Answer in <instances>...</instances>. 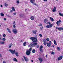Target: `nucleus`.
<instances>
[{"mask_svg": "<svg viewBox=\"0 0 63 63\" xmlns=\"http://www.w3.org/2000/svg\"><path fill=\"white\" fill-rule=\"evenodd\" d=\"M30 40H32L33 42H38V40H37V38L36 37H30Z\"/></svg>", "mask_w": 63, "mask_h": 63, "instance_id": "obj_1", "label": "nucleus"}, {"mask_svg": "<svg viewBox=\"0 0 63 63\" xmlns=\"http://www.w3.org/2000/svg\"><path fill=\"white\" fill-rule=\"evenodd\" d=\"M48 23L49 24V25H47L46 26V27L47 28H51V27H52V26H53V25L52 24H51L50 22H48Z\"/></svg>", "mask_w": 63, "mask_h": 63, "instance_id": "obj_2", "label": "nucleus"}, {"mask_svg": "<svg viewBox=\"0 0 63 63\" xmlns=\"http://www.w3.org/2000/svg\"><path fill=\"white\" fill-rule=\"evenodd\" d=\"M35 2V1L34 0H31L30 1V2L31 3H32L33 5H35V6H36L37 7H38V5L36 3L34 2Z\"/></svg>", "mask_w": 63, "mask_h": 63, "instance_id": "obj_3", "label": "nucleus"}, {"mask_svg": "<svg viewBox=\"0 0 63 63\" xmlns=\"http://www.w3.org/2000/svg\"><path fill=\"white\" fill-rule=\"evenodd\" d=\"M9 51L11 52V53H12L13 54H15V50H14L13 51V50H11L10 49L9 50Z\"/></svg>", "mask_w": 63, "mask_h": 63, "instance_id": "obj_4", "label": "nucleus"}, {"mask_svg": "<svg viewBox=\"0 0 63 63\" xmlns=\"http://www.w3.org/2000/svg\"><path fill=\"white\" fill-rule=\"evenodd\" d=\"M61 22V21L60 20H59L58 21H57L56 22V24H57L58 26H59V24L60 23V22Z\"/></svg>", "mask_w": 63, "mask_h": 63, "instance_id": "obj_5", "label": "nucleus"}, {"mask_svg": "<svg viewBox=\"0 0 63 63\" xmlns=\"http://www.w3.org/2000/svg\"><path fill=\"white\" fill-rule=\"evenodd\" d=\"M30 53H31V52L28 50L26 52V54L27 55H29L30 54Z\"/></svg>", "mask_w": 63, "mask_h": 63, "instance_id": "obj_6", "label": "nucleus"}, {"mask_svg": "<svg viewBox=\"0 0 63 63\" xmlns=\"http://www.w3.org/2000/svg\"><path fill=\"white\" fill-rule=\"evenodd\" d=\"M23 58H24L25 61H26V62H27V61H29V59H28L27 58L25 57V56H23Z\"/></svg>", "mask_w": 63, "mask_h": 63, "instance_id": "obj_7", "label": "nucleus"}, {"mask_svg": "<svg viewBox=\"0 0 63 63\" xmlns=\"http://www.w3.org/2000/svg\"><path fill=\"white\" fill-rule=\"evenodd\" d=\"M63 58V56H60L58 57V61L60 60H61V59H62Z\"/></svg>", "mask_w": 63, "mask_h": 63, "instance_id": "obj_8", "label": "nucleus"}, {"mask_svg": "<svg viewBox=\"0 0 63 63\" xmlns=\"http://www.w3.org/2000/svg\"><path fill=\"white\" fill-rule=\"evenodd\" d=\"M49 43H47V46H48V47H50V46H51V41H49Z\"/></svg>", "mask_w": 63, "mask_h": 63, "instance_id": "obj_9", "label": "nucleus"}, {"mask_svg": "<svg viewBox=\"0 0 63 63\" xmlns=\"http://www.w3.org/2000/svg\"><path fill=\"white\" fill-rule=\"evenodd\" d=\"M43 44L44 45H46V42H47V40L45 39H44L43 40Z\"/></svg>", "mask_w": 63, "mask_h": 63, "instance_id": "obj_10", "label": "nucleus"}, {"mask_svg": "<svg viewBox=\"0 0 63 63\" xmlns=\"http://www.w3.org/2000/svg\"><path fill=\"white\" fill-rule=\"evenodd\" d=\"M13 31L14 34H16V33H17V30H16V29H14L13 30Z\"/></svg>", "mask_w": 63, "mask_h": 63, "instance_id": "obj_11", "label": "nucleus"}, {"mask_svg": "<svg viewBox=\"0 0 63 63\" xmlns=\"http://www.w3.org/2000/svg\"><path fill=\"white\" fill-rule=\"evenodd\" d=\"M43 49V46L41 45L40 47V51H41V52H43V50H42V49Z\"/></svg>", "mask_w": 63, "mask_h": 63, "instance_id": "obj_12", "label": "nucleus"}, {"mask_svg": "<svg viewBox=\"0 0 63 63\" xmlns=\"http://www.w3.org/2000/svg\"><path fill=\"white\" fill-rule=\"evenodd\" d=\"M56 7H54L52 10V11L53 13H54L55 12H56Z\"/></svg>", "mask_w": 63, "mask_h": 63, "instance_id": "obj_13", "label": "nucleus"}, {"mask_svg": "<svg viewBox=\"0 0 63 63\" xmlns=\"http://www.w3.org/2000/svg\"><path fill=\"white\" fill-rule=\"evenodd\" d=\"M34 17L33 16H31L30 17V18L32 20H34Z\"/></svg>", "mask_w": 63, "mask_h": 63, "instance_id": "obj_14", "label": "nucleus"}, {"mask_svg": "<svg viewBox=\"0 0 63 63\" xmlns=\"http://www.w3.org/2000/svg\"><path fill=\"white\" fill-rule=\"evenodd\" d=\"M37 30H33L32 31V33L33 34H36L37 33Z\"/></svg>", "mask_w": 63, "mask_h": 63, "instance_id": "obj_15", "label": "nucleus"}, {"mask_svg": "<svg viewBox=\"0 0 63 63\" xmlns=\"http://www.w3.org/2000/svg\"><path fill=\"white\" fill-rule=\"evenodd\" d=\"M29 46L31 47H34V45H33V44L32 43L30 44Z\"/></svg>", "mask_w": 63, "mask_h": 63, "instance_id": "obj_16", "label": "nucleus"}, {"mask_svg": "<svg viewBox=\"0 0 63 63\" xmlns=\"http://www.w3.org/2000/svg\"><path fill=\"white\" fill-rule=\"evenodd\" d=\"M13 43L10 44L8 46L9 48H10L12 46H13Z\"/></svg>", "mask_w": 63, "mask_h": 63, "instance_id": "obj_17", "label": "nucleus"}, {"mask_svg": "<svg viewBox=\"0 0 63 63\" xmlns=\"http://www.w3.org/2000/svg\"><path fill=\"white\" fill-rule=\"evenodd\" d=\"M7 30L8 32L10 33V34H11V30L9 28H7Z\"/></svg>", "mask_w": 63, "mask_h": 63, "instance_id": "obj_18", "label": "nucleus"}, {"mask_svg": "<svg viewBox=\"0 0 63 63\" xmlns=\"http://www.w3.org/2000/svg\"><path fill=\"white\" fill-rule=\"evenodd\" d=\"M15 55L16 56H18V52H16L15 53Z\"/></svg>", "mask_w": 63, "mask_h": 63, "instance_id": "obj_19", "label": "nucleus"}, {"mask_svg": "<svg viewBox=\"0 0 63 63\" xmlns=\"http://www.w3.org/2000/svg\"><path fill=\"white\" fill-rule=\"evenodd\" d=\"M38 59L39 61H41V62H42V61H43V60L41 58H39Z\"/></svg>", "mask_w": 63, "mask_h": 63, "instance_id": "obj_20", "label": "nucleus"}, {"mask_svg": "<svg viewBox=\"0 0 63 63\" xmlns=\"http://www.w3.org/2000/svg\"><path fill=\"white\" fill-rule=\"evenodd\" d=\"M13 61H16V62H18L16 58H14L13 59Z\"/></svg>", "mask_w": 63, "mask_h": 63, "instance_id": "obj_21", "label": "nucleus"}, {"mask_svg": "<svg viewBox=\"0 0 63 63\" xmlns=\"http://www.w3.org/2000/svg\"><path fill=\"white\" fill-rule=\"evenodd\" d=\"M37 44H38V43L37 42H36L35 43H33V45L34 46H35L36 45H37Z\"/></svg>", "mask_w": 63, "mask_h": 63, "instance_id": "obj_22", "label": "nucleus"}, {"mask_svg": "<svg viewBox=\"0 0 63 63\" xmlns=\"http://www.w3.org/2000/svg\"><path fill=\"white\" fill-rule=\"evenodd\" d=\"M50 19L52 21H54V19H53V18L51 17H50Z\"/></svg>", "mask_w": 63, "mask_h": 63, "instance_id": "obj_23", "label": "nucleus"}, {"mask_svg": "<svg viewBox=\"0 0 63 63\" xmlns=\"http://www.w3.org/2000/svg\"><path fill=\"white\" fill-rule=\"evenodd\" d=\"M36 52V50L35 49H33L32 50V53H35Z\"/></svg>", "mask_w": 63, "mask_h": 63, "instance_id": "obj_24", "label": "nucleus"}, {"mask_svg": "<svg viewBox=\"0 0 63 63\" xmlns=\"http://www.w3.org/2000/svg\"><path fill=\"white\" fill-rule=\"evenodd\" d=\"M54 43L55 45H57V43H56V41H55V40H54Z\"/></svg>", "mask_w": 63, "mask_h": 63, "instance_id": "obj_25", "label": "nucleus"}, {"mask_svg": "<svg viewBox=\"0 0 63 63\" xmlns=\"http://www.w3.org/2000/svg\"><path fill=\"white\" fill-rule=\"evenodd\" d=\"M57 48L58 51H60V48L59 47H57Z\"/></svg>", "mask_w": 63, "mask_h": 63, "instance_id": "obj_26", "label": "nucleus"}, {"mask_svg": "<svg viewBox=\"0 0 63 63\" xmlns=\"http://www.w3.org/2000/svg\"><path fill=\"white\" fill-rule=\"evenodd\" d=\"M16 23L15 21H14L13 22V25H16Z\"/></svg>", "mask_w": 63, "mask_h": 63, "instance_id": "obj_27", "label": "nucleus"}, {"mask_svg": "<svg viewBox=\"0 0 63 63\" xmlns=\"http://www.w3.org/2000/svg\"><path fill=\"white\" fill-rule=\"evenodd\" d=\"M26 42H25L23 43V45L24 46H26Z\"/></svg>", "mask_w": 63, "mask_h": 63, "instance_id": "obj_28", "label": "nucleus"}, {"mask_svg": "<svg viewBox=\"0 0 63 63\" xmlns=\"http://www.w3.org/2000/svg\"><path fill=\"white\" fill-rule=\"evenodd\" d=\"M6 3H5V6L6 7H8V4H6Z\"/></svg>", "mask_w": 63, "mask_h": 63, "instance_id": "obj_29", "label": "nucleus"}, {"mask_svg": "<svg viewBox=\"0 0 63 63\" xmlns=\"http://www.w3.org/2000/svg\"><path fill=\"white\" fill-rule=\"evenodd\" d=\"M12 9L13 11H15V9L14 7H13L12 8Z\"/></svg>", "mask_w": 63, "mask_h": 63, "instance_id": "obj_30", "label": "nucleus"}, {"mask_svg": "<svg viewBox=\"0 0 63 63\" xmlns=\"http://www.w3.org/2000/svg\"><path fill=\"white\" fill-rule=\"evenodd\" d=\"M0 15H1V16H4V14H3V13H1L0 14Z\"/></svg>", "mask_w": 63, "mask_h": 63, "instance_id": "obj_31", "label": "nucleus"}, {"mask_svg": "<svg viewBox=\"0 0 63 63\" xmlns=\"http://www.w3.org/2000/svg\"><path fill=\"white\" fill-rule=\"evenodd\" d=\"M59 14L60 16H63V14H62L61 13H59Z\"/></svg>", "mask_w": 63, "mask_h": 63, "instance_id": "obj_32", "label": "nucleus"}, {"mask_svg": "<svg viewBox=\"0 0 63 63\" xmlns=\"http://www.w3.org/2000/svg\"><path fill=\"white\" fill-rule=\"evenodd\" d=\"M32 48H30L29 50H28V51H29L30 52V51H32Z\"/></svg>", "mask_w": 63, "mask_h": 63, "instance_id": "obj_33", "label": "nucleus"}, {"mask_svg": "<svg viewBox=\"0 0 63 63\" xmlns=\"http://www.w3.org/2000/svg\"><path fill=\"white\" fill-rule=\"evenodd\" d=\"M54 54H55V53H54V52H53V51L51 53V54L54 55Z\"/></svg>", "mask_w": 63, "mask_h": 63, "instance_id": "obj_34", "label": "nucleus"}, {"mask_svg": "<svg viewBox=\"0 0 63 63\" xmlns=\"http://www.w3.org/2000/svg\"><path fill=\"white\" fill-rule=\"evenodd\" d=\"M46 40L47 41H49V39L48 38H47L46 39Z\"/></svg>", "mask_w": 63, "mask_h": 63, "instance_id": "obj_35", "label": "nucleus"}, {"mask_svg": "<svg viewBox=\"0 0 63 63\" xmlns=\"http://www.w3.org/2000/svg\"><path fill=\"white\" fill-rule=\"evenodd\" d=\"M39 36L40 37H42V35L41 34H39Z\"/></svg>", "mask_w": 63, "mask_h": 63, "instance_id": "obj_36", "label": "nucleus"}, {"mask_svg": "<svg viewBox=\"0 0 63 63\" xmlns=\"http://www.w3.org/2000/svg\"><path fill=\"white\" fill-rule=\"evenodd\" d=\"M47 20L46 19H45L44 20V22H45V23H46V21H47Z\"/></svg>", "mask_w": 63, "mask_h": 63, "instance_id": "obj_37", "label": "nucleus"}, {"mask_svg": "<svg viewBox=\"0 0 63 63\" xmlns=\"http://www.w3.org/2000/svg\"><path fill=\"white\" fill-rule=\"evenodd\" d=\"M2 40L3 41H5L6 40V39H5V38H3L2 39Z\"/></svg>", "mask_w": 63, "mask_h": 63, "instance_id": "obj_38", "label": "nucleus"}, {"mask_svg": "<svg viewBox=\"0 0 63 63\" xmlns=\"http://www.w3.org/2000/svg\"><path fill=\"white\" fill-rule=\"evenodd\" d=\"M4 43H5V42H1V44H4Z\"/></svg>", "mask_w": 63, "mask_h": 63, "instance_id": "obj_39", "label": "nucleus"}, {"mask_svg": "<svg viewBox=\"0 0 63 63\" xmlns=\"http://www.w3.org/2000/svg\"><path fill=\"white\" fill-rule=\"evenodd\" d=\"M6 34H3V36L4 37V38H5V37H6Z\"/></svg>", "mask_w": 63, "mask_h": 63, "instance_id": "obj_40", "label": "nucleus"}, {"mask_svg": "<svg viewBox=\"0 0 63 63\" xmlns=\"http://www.w3.org/2000/svg\"><path fill=\"white\" fill-rule=\"evenodd\" d=\"M13 15H16V12L14 13Z\"/></svg>", "mask_w": 63, "mask_h": 63, "instance_id": "obj_41", "label": "nucleus"}, {"mask_svg": "<svg viewBox=\"0 0 63 63\" xmlns=\"http://www.w3.org/2000/svg\"><path fill=\"white\" fill-rule=\"evenodd\" d=\"M13 27L14 28H16V25H13Z\"/></svg>", "mask_w": 63, "mask_h": 63, "instance_id": "obj_42", "label": "nucleus"}, {"mask_svg": "<svg viewBox=\"0 0 63 63\" xmlns=\"http://www.w3.org/2000/svg\"><path fill=\"white\" fill-rule=\"evenodd\" d=\"M37 48H38V47H39V45H37Z\"/></svg>", "mask_w": 63, "mask_h": 63, "instance_id": "obj_43", "label": "nucleus"}, {"mask_svg": "<svg viewBox=\"0 0 63 63\" xmlns=\"http://www.w3.org/2000/svg\"><path fill=\"white\" fill-rule=\"evenodd\" d=\"M13 11L12 10H11L10 11V13H12V12H13Z\"/></svg>", "mask_w": 63, "mask_h": 63, "instance_id": "obj_44", "label": "nucleus"}, {"mask_svg": "<svg viewBox=\"0 0 63 63\" xmlns=\"http://www.w3.org/2000/svg\"><path fill=\"white\" fill-rule=\"evenodd\" d=\"M19 0H17V4H18V3H19Z\"/></svg>", "mask_w": 63, "mask_h": 63, "instance_id": "obj_45", "label": "nucleus"}, {"mask_svg": "<svg viewBox=\"0 0 63 63\" xmlns=\"http://www.w3.org/2000/svg\"><path fill=\"white\" fill-rule=\"evenodd\" d=\"M44 2H46V1H47V0H43Z\"/></svg>", "mask_w": 63, "mask_h": 63, "instance_id": "obj_46", "label": "nucleus"}, {"mask_svg": "<svg viewBox=\"0 0 63 63\" xmlns=\"http://www.w3.org/2000/svg\"><path fill=\"white\" fill-rule=\"evenodd\" d=\"M22 61H24V59H23V58H22Z\"/></svg>", "mask_w": 63, "mask_h": 63, "instance_id": "obj_47", "label": "nucleus"}, {"mask_svg": "<svg viewBox=\"0 0 63 63\" xmlns=\"http://www.w3.org/2000/svg\"><path fill=\"white\" fill-rule=\"evenodd\" d=\"M39 26H42V24H41L40 25H39Z\"/></svg>", "mask_w": 63, "mask_h": 63, "instance_id": "obj_48", "label": "nucleus"}, {"mask_svg": "<svg viewBox=\"0 0 63 63\" xmlns=\"http://www.w3.org/2000/svg\"><path fill=\"white\" fill-rule=\"evenodd\" d=\"M7 16H8V17H10V16H9V15H7Z\"/></svg>", "mask_w": 63, "mask_h": 63, "instance_id": "obj_49", "label": "nucleus"}, {"mask_svg": "<svg viewBox=\"0 0 63 63\" xmlns=\"http://www.w3.org/2000/svg\"><path fill=\"white\" fill-rule=\"evenodd\" d=\"M40 28L41 29H42L43 28V27H42V28Z\"/></svg>", "mask_w": 63, "mask_h": 63, "instance_id": "obj_50", "label": "nucleus"}, {"mask_svg": "<svg viewBox=\"0 0 63 63\" xmlns=\"http://www.w3.org/2000/svg\"><path fill=\"white\" fill-rule=\"evenodd\" d=\"M2 57V55L1 54H0V57Z\"/></svg>", "mask_w": 63, "mask_h": 63, "instance_id": "obj_51", "label": "nucleus"}, {"mask_svg": "<svg viewBox=\"0 0 63 63\" xmlns=\"http://www.w3.org/2000/svg\"><path fill=\"white\" fill-rule=\"evenodd\" d=\"M4 20H6V18H4Z\"/></svg>", "mask_w": 63, "mask_h": 63, "instance_id": "obj_52", "label": "nucleus"}, {"mask_svg": "<svg viewBox=\"0 0 63 63\" xmlns=\"http://www.w3.org/2000/svg\"><path fill=\"white\" fill-rule=\"evenodd\" d=\"M46 58L47 57V55H46Z\"/></svg>", "mask_w": 63, "mask_h": 63, "instance_id": "obj_53", "label": "nucleus"}, {"mask_svg": "<svg viewBox=\"0 0 63 63\" xmlns=\"http://www.w3.org/2000/svg\"><path fill=\"white\" fill-rule=\"evenodd\" d=\"M1 6V7H3V5H1V6Z\"/></svg>", "mask_w": 63, "mask_h": 63, "instance_id": "obj_54", "label": "nucleus"}, {"mask_svg": "<svg viewBox=\"0 0 63 63\" xmlns=\"http://www.w3.org/2000/svg\"><path fill=\"white\" fill-rule=\"evenodd\" d=\"M21 42H23V41H22V40H21L20 41Z\"/></svg>", "mask_w": 63, "mask_h": 63, "instance_id": "obj_55", "label": "nucleus"}, {"mask_svg": "<svg viewBox=\"0 0 63 63\" xmlns=\"http://www.w3.org/2000/svg\"><path fill=\"white\" fill-rule=\"evenodd\" d=\"M20 16V17H21V15H20V16Z\"/></svg>", "mask_w": 63, "mask_h": 63, "instance_id": "obj_56", "label": "nucleus"}, {"mask_svg": "<svg viewBox=\"0 0 63 63\" xmlns=\"http://www.w3.org/2000/svg\"><path fill=\"white\" fill-rule=\"evenodd\" d=\"M3 63H6V62L5 61H4L3 62Z\"/></svg>", "mask_w": 63, "mask_h": 63, "instance_id": "obj_57", "label": "nucleus"}, {"mask_svg": "<svg viewBox=\"0 0 63 63\" xmlns=\"http://www.w3.org/2000/svg\"><path fill=\"white\" fill-rule=\"evenodd\" d=\"M31 61H32V62H33L34 61H33V60H32Z\"/></svg>", "mask_w": 63, "mask_h": 63, "instance_id": "obj_58", "label": "nucleus"}, {"mask_svg": "<svg viewBox=\"0 0 63 63\" xmlns=\"http://www.w3.org/2000/svg\"><path fill=\"white\" fill-rule=\"evenodd\" d=\"M52 46L53 47H54V45H53Z\"/></svg>", "mask_w": 63, "mask_h": 63, "instance_id": "obj_59", "label": "nucleus"}, {"mask_svg": "<svg viewBox=\"0 0 63 63\" xmlns=\"http://www.w3.org/2000/svg\"><path fill=\"white\" fill-rule=\"evenodd\" d=\"M26 10H27V9H25V11H26Z\"/></svg>", "mask_w": 63, "mask_h": 63, "instance_id": "obj_60", "label": "nucleus"}, {"mask_svg": "<svg viewBox=\"0 0 63 63\" xmlns=\"http://www.w3.org/2000/svg\"><path fill=\"white\" fill-rule=\"evenodd\" d=\"M56 0V1H58V0Z\"/></svg>", "mask_w": 63, "mask_h": 63, "instance_id": "obj_61", "label": "nucleus"}, {"mask_svg": "<svg viewBox=\"0 0 63 63\" xmlns=\"http://www.w3.org/2000/svg\"><path fill=\"white\" fill-rule=\"evenodd\" d=\"M1 38H0V40H1Z\"/></svg>", "mask_w": 63, "mask_h": 63, "instance_id": "obj_62", "label": "nucleus"}, {"mask_svg": "<svg viewBox=\"0 0 63 63\" xmlns=\"http://www.w3.org/2000/svg\"><path fill=\"white\" fill-rule=\"evenodd\" d=\"M1 24H0V27H1Z\"/></svg>", "mask_w": 63, "mask_h": 63, "instance_id": "obj_63", "label": "nucleus"}, {"mask_svg": "<svg viewBox=\"0 0 63 63\" xmlns=\"http://www.w3.org/2000/svg\"><path fill=\"white\" fill-rule=\"evenodd\" d=\"M0 37H1V34H0Z\"/></svg>", "mask_w": 63, "mask_h": 63, "instance_id": "obj_64", "label": "nucleus"}]
</instances>
